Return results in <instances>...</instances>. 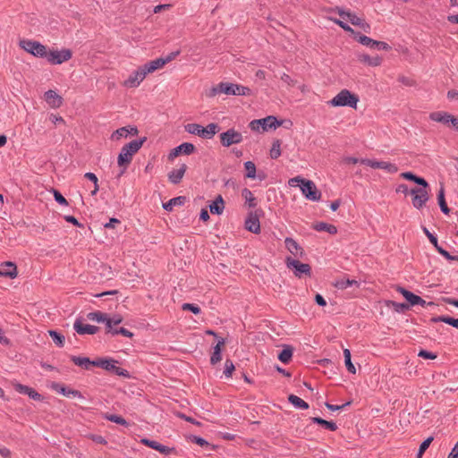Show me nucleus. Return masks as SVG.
Here are the masks:
<instances>
[{"mask_svg": "<svg viewBox=\"0 0 458 458\" xmlns=\"http://www.w3.org/2000/svg\"><path fill=\"white\" fill-rule=\"evenodd\" d=\"M84 177L89 179V181H91L94 183V190L91 191V195H96L99 190L98 183V177L96 176L95 174L90 173V172L86 173L84 174Z\"/></svg>", "mask_w": 458, "mask_h": 458, "instance_id": "50", "label": "nucleus"}, {"mask_svg": "<svg viewBox=\"0 0 458 458\" xmlns=\"http://www.w3.org/2000/svg\"><path fill=\"white\" fill-rule=\"evenodd\" d=\"M49 335L52 337V340L55 342V344L57 346L62 347L64 345V335H62L61 334H59L54 330L49 331Z\"/></svg>", "mask_w": 458, "mask_h": 458, "instance_id": "49", "label": "nucleus"}, {"mask_svg": "<svg viewBox=\"0 0 458 458\" xmlns=\"http://www.w3.org/2000/svg\"><path fill=\"white\" fill-rule=\"evenodd\" d=\"M72 56V54L70 49H62L47 51V55H46L45 58H47L51 64H61L70 60Z\"/></svg>", "mask_w": 458, "mask_h": 458, "instance_id": "12", "label": "nucleus"}, {"mask_svg": "<svg viewBox=\"0 0 458 458\" xmlns=\"http://www.w3.org/2000/svg\"><path fill=\"white\" fill-rule=\"evenodd\" d=\"M122 321H123V318L121 315H114L112 318L106 317V326L108 329V332H111L113 330L114 325H119L122 323Z\"/></svg>", "mask_w": 458, "mask_h": 458, "instance_id": "46", "label": "nucleus"}, {"mask_svg": "<svg viewBox=\"0 0 458 458\" xmlns=\"http://www.w3.org/2000/svg\"><path fill=\"white\" fill-rule=\"evenodd\" d=\"M220 90L225 95L232 96H250L251 89L248 87L230 82H220Z\"/></svg>", "mask_w": 458, "mask_h": 458, "instance_id": "6", "label": "nucleus"}, {"mask_svg": "<svg viewBox=\"0 0 458 458\" xmlns=\"http://www.w3.org/2000/svg\"><path fill=\"white\" fill-rule=\"evenodd\" d=\"M218 125L216 123H209L206 127L199 123H188L185 125V131L193 135H197L202 139H212L218 131Z\"/></svg>", "mask_w": 458, "mask_h": 458, "instance_id": "2", "label": "nucleus"}, {"mask_svg": "<svg viewBox=\"0 0 458 458\" xmlns=\"http://www.w3.org/2000/svg\"><path fill=\"white\" fill-rule=\"evenodd\" d=\"M116 364H117V361L115 360L106 358V359L96 360L95 366L104 369L107 371L113 372L115 375L123 376L125 377H128L129 372L124 369L117 367Z\"/></svg>", "mask_w": 458, "mask_h": 458, "instance_id": "7", "label": "nucleus"}, {"mask_svg": "<svg viewBox=\"0 0 458 458\" xmlns=\"http://www.w3.org/2000/svg\"><path fill=\"white\" fill-rule=\"evenodd\" d=\"M14 389L19 392L20 394H27L30 398L35 400V401H42L43 397L40 394H38L35 389L17 383L14 385Z\"/></svg>", "mask_w": 458, "mask_h": 458, "instance_id": "19", "label": "nucleus"}, {"mask_svg": "<svg viewBox=\"0 0 458 458\" xmlns=\"http://www.w3.org/2000/svg\"><path fill=\"white\" fill-rule=\"evenodd\" d=\"M355 285L356 287H359L360 286V283L356 280H353V279H348V278H341V279H338L336 280L335 283H334V286L337 289H340V290H344V289H347L349 287H352Z\"/></svg>", "mask_w": 458, "mask_h": 458, "instance_id": "31", "label": "nucleus"}, {"mask_svg": "<svg viewBox=\"0 0 458 458\" xmlns=\"http://www.w3.org/2000/svg\"><path fill=\"white\" fill-rule=\"evenodd\" d=\"M418 355L420 357H421V358H424V359L434 360V359L437 358V354H435L433 352H428L426 350H420Z\"/></svg>", "mask_w": 458, "mask_h": 458, "instance_id": "61", "label": "nucleus"}, {"mask_svg": "<svg viewBox=\"0 0 458 458\" xmlns=\"http://www.w3.org/2000/svg\"><path fill=\"white\" fill-rule=\"evenodd\" d=\"M449 118H450V114H448L446 112H442V111L433 112L429 114L430 120L437 122V123H441L443 124L449 123V120H448Z\"/></svg>", "mask_w": 458, "mask_h": 458, "instance_id": "34", "label": "nucleus"}, {"mask_svg": "<svg viewBox=\"0 0 458 458\" xmlns=\"http://www.w3.org/2000/svg\"><path fill=\"white\" fill-rule=\"evenodd\" d=\"M356 39L361 45L369 47L370 48H377L379 50H385V51H388L391 49V47L387 43H386L384 41H377V40L372 39L371 38L367 37L365 35L359 34Z\"/></svg>", "mask_w": 458, "mask_h": 458, "instance_id": "14", "label": "nucleus"}, {"mask_svg": "<svg viewBox=\"0 0 458 458\" xmlns=\"http://www.w3.org/2000/svg\"><path fill=\"white\" fill-rule=\"evenodd\" d=\"M313 228L318 232H327L330 234H335L337 228L334 225L325 222H319L313 225Z\"/></svg>", "mask_w": 458, "mask_h": 458, "instance_id": "35", "label": "nucleus"}, {"mask_svg": "<svg viewBox=\"0 0 458 458\" xmlns=\"http://www.w3.org/2000/svg\"><path fill=\"white\" fill-rule=\"evenodd\" d=\"M139 132L137 127L135 126H129V127H122L114 131L112 135L111 139L113 140H119L122 138H127L128 135H137Z\"/></svg>", "mask_w": 458, "mask_h": 458, "instance_id": "18", "label": "nucleus"}, {"mask_svg": "<svg viewBox=\"0 0 458 458\" xmlns=\"http://www.w3.org/2000/svg\"><path fill=\"white\" fill-rule=\"evenodd\" d=\"M338 14L343 18L348 20L352 25L359 26L363 19L358 17L355 13L345 12L343 9L337 10Z\"/></svg>", "mask_w": 458, "mask_h": 458, "instance_id": "32", "label": "nucleus"}, {"mask_svg": "<svg viewBox=\"0 0 458 458\" xmlns=\"http://www.w3.org/2000/svg\"><path fill=\"white\" fill-rule=\"evenodd\" d=\"M110 333L114 335H122L126 337H132L133 335V334L131 331L124 327H120L119 329H113Z\"/></svg>", "mask_w": 458, "mask_h": 458, "instance_id": "58", "label": "nucleus"}, {"mask_svg": "<svg viewBox=\"0 0 458 458\" xmlns=\"http://www.w3.org/2000/svg\"><path fill=\"white\" fill-rule=\"evenodd\" d=\"M288 401L290 403H292L295 408L306 410L309 408V403L300 398L297 395L290 394L288 396Z\"/></svg>", "mask_w": 458, "mask_h": 458, "instance_id": "38", "label": "nucleus"}, {"mask_svg": "<svg viewBox=\"0 0 458 458\" xmlns=\"http://www.w3.org/2000/svg\"><path fill=\"white\" fill-rule=\"evenodd\" d=\"M344 363H345L347 370L350 373L355 374L356 369L351 360V352L349 349L344 350Z\"/></svg>", "mask_w": 458, "mask_h": 458, "instance_id": "44", "label": "nucleus"}, {"mask_svg": "<svg viewBox=\"0 0 458 458\" xmlns=\"http://www.w3.org/2000/svg\"><path fill=\"white\" fill-rule=\"evenodd\" d=\"M359 60L372 67L379 66L382 64V58L378 55L369 56V55L363 54L359 55Z\"/></svg>", "mask_w": 458, "mask_h": 458, "instance_id": "30", "label": "nucleus"}, {"mask_svg": "<svg viewBox=\"0 0 458 458\" xmlns=\"http://www.w3.org/2000/svg\"><path fill=\"white\" fill-rule=\"evenodd\" d=\"M447 458H458V442L454 445Z\"/></svg>", "mask_w": 458, "mask_h": 458, "instance_id": "64", "label": "nucleus"}, {"mask_svg": "<svg viewBox=\"0 0 458 458\" xmlns=\"http://www.w3.org/2000/svg\"><path fill=\"white\" fill-rule=\"evenodd\" d=\"M293 357V349L289 346L285 347L278 355V359L284 364H287Z\"/></svg>", "mask_w": 458, "mask_h": 458, "instance_id": "42", "label": "nucleus"}, {"mask_svg": "<svg viewBox=\"0 0 458 458\" xmlns=\"http://www.w3.org/2000/svg\"><path fill=\"white\" fill-rule=\"evenodd\" d=\"M380 162L381 161L372 160V159H369V158H361L360 161V164L366 165L374 169H379Z\"/></svg>", "mask_w": 458, "mask_h": 458, "instance_id": "54", "label": "nucleus"}, {"mask_svg": "<svg viewBox=\"0 0 458 458\" xmlns=\"http://www.w3.org/2000/svg\"><path fill=\"white\" fill-rule=\"evenodd\" d=\"M410 194L412 196V205L417 209L422 208L429 199L428 188H413L410 191Z\"/></svg>", "mask_w": 458, "mask_h": 458, "instance_id": "11", "label": "nucleus"}, {"mask_svg": "<svg viewBox=\"0 0 458 458\" xmlns=\"http://www.w3.org/2000/svg\"><path fill=\"white\" fill-rule=\"evenodd\" d=\"M281 156V143L280 140H275L270 149V157L273 159H276Z\"/></svg>", "mask_w": 458, "mask_h": 458, "instance_id": "47", "label": "nucleus"}, {"mask_svg": "<svg viewBox=\"0 0 458 458\" xmlns=\"http://www.w3.org/2000/svg\"><path fill=\"white\" fill-rule=\"evenodd\" d=\"M285 263L288 268L293 270V274L297 277L301 278L302 276H310L311 275V267L309 264L301 263L291 257L285 259Z\"/></svg>", "mask_w": 458, "mask_h": 458, "instance_id": "9", "label": "nucleus"}, {"mask_svg": "<svg viewBox=\"0 0 458 458\" xmlns=\"http://www.w3.org/2000/svg\"><path fill=\"white\" fill-rule=\"evenodd\" d=\"M54 196L55 201L58 202L59 204L64 206L68 205L66 199L58 191H54Z\"/></svg>", "mask_w": 458, "mask_h": 458, "instance_id": "59", "label": "nucleus"}, {"mask_svg": "<svg viewBox=\"0 0 458 458\" xmlns=\"http://www.w3.org/2000/svg\"><path fill=\"white\" fill-rule=\"evenodd\" d=\"M146 141V137H143L139 140H131V142L125 144L121 152L118 155L117 164L119 166L123 167V170L120 172L119 176L123 175L128 165L131 164L132 160V157L140 149L143 143Z\"/></svg>", "mask_w": 458, "mask_h": 458, "instance_id": "1", "label": "nucleus"}, {"mask_svg": "<svg viewBox=\"0 0 458 458\" xmlns=\"http://www.w3.org/2000/svg\"><path fill=\"white\" fill-rule=\"evenodd\" d=\"M397 291L403 294V296L409 301L411 306L418 305L420 301H422V299L420 296L403 287H397Z\"/></svg>", "mask_w": 458, "mask_h": 458, "instance_id": "27", "label": "nucleus"}, {"mask_svg": "<svg viewBox=\"0 0 458 458\" xmlns=\"http://www.w3.org/2000/svg\"><path fill=\"white\" fill-rule=\"evenodd\" d=\"M334 21H335V23L339 25L345 31L355 35V38H357L359 33H356L347 23H345L344 21H343L341 20H337V19H335Z\"/></svg>", "mask_w": 458, "mask_h": 458, "instance_id": "55", "label": "nucleus"}, {"mask_svg": "<svg viewBox=\"0 0 458 458\" xmlns=\"http://www.w3.org/2000/svg\"><path fill=\"white\" fill-rule=\"evenodd\" d=\"M185 200L186 198L183 196L175 197L171 199L166 203H164L163 208L166 211H172L174 206H182L185 203Z\"/></svg>", "mask_w": 458, "mask_h": 458, "instance_id": "36", "label": "nucleus"}, {"mask_svg": "<svg viewBox=\"0 0 458 458\" xmlns=\"http://www.w3.org/2000/svg\"><path fill=\"white\" fill-rule=\"evenodd\" d=\"M73 328L79 335H94L98 331V327L84 324L81 319L75 320Z\"/></svg>", "mask_w": 458, "mask_h": 458, "instance_id": "17", "label": "nucleus"}, {"mask_svg": "<svg viewBox=\"0 0 458 458\" xmlns=\"http://www.w3.org/2000/svg\"><path fill=\"white\" fill-rule=\"evenodd\" d=\"M187 165L182 164L178 169H174L168 174V180L173 184H178L183 178Z\"/></svg>", "mask_w": 458, "mask_h": 458, "instance_id": "21", "label": "nucleus"}, {"mask_svg": "<svg viewBox=\"0 0 458 458\" xmlns=\"http://www.w3.org/2000/svg\"><path fill=\"white\" fill-rule=\"evenodd\" d=\"M71 360L75 365L84 369H90L91 366H95L96 363V360H90L87 357L72 356Z\"/></svg>", "mask_w": 458, "mask_h": 458, "instance_id": "28", "label": "nucleus"}, {"mask_svg": "<svg viewBox=\"0 0 458 458\" xmlns=\"http://www.w3.org/2000/svg\"><path fill=\"white\" fill-rule=\"evenodd\" d=\"M242 196L245 199V202L248 204L250 208H254L257 205L256 198L252 194V192L245 188L242 191Z\"/></svg>", "mask_w": 458, "mask_h": 458, "instance_id": "41", "label": "nucleus"}, {"mask_svg": "<svg viewBox=\"0 0 458 458\" xmlns=\"http://www.w3.org/2000/svg\"><path fill=\"white\" fill-rule=\"evenodd\" d=\"M180 55V51H174L168 54L165 57H162L165 61V64L174 60Z\"/></svg>", "mask_w": 458, "mask_h": 458, "instance_id": "63", "label": "nucleus"}, {"mask_svg": "<svg viewBox=\"0 0 458 458\" xmlns=\"http://www.w3.org/2000/svg\"><path fill=\"white\" fill-rule=\"evenodd\" d=\"M87 318L89 320H92L95 322H98V323L105 322L106 323V314L100 312V311H94V312H89L87 315Z\"/></svg>", "mask_w": 458, "mask_h": 458, "instance_id": "45", "label": "nucleus"}, {"mask_svg": "<svg viewBox=\"0 0 458 458\" xmlns=\"http://www.w3.org/2000/svg\"><path fill=\"white\" fill-rule=\"evenodd\" d=\"M285 248L294 257H301L303 255V250L299 243L293 238L286 237L284 240Z\"/></svg>", "mask_w": 458, "mask_h": 458, "instance_id": "20", "label": "nucleus"}, {"mask_svg": "<svg viewBox=\"0 0 458 458\" xmlns=\"http://www.w3.org/2000/svg\"><path fill=\"white\" fill-rule=\"evenodd\" d=\"M140 442L146 445V446H148L154 450H156L157 447H158V442L157 441H154V440H150V439H148V438H143L140 440Z\"/></svg>", "mask_w": 458, "mask_h": 458, "instance_id": "62", "label": "nucleus"}, {"mask_svg": "<svg viewBox=\"0 0 458 458\" xmlns=\"http://www.w3.org/2000/svg\"><path fill=\"white\" fill-rule=\"evenodd\" d=\"M235 367L231 360H226L225 362V369L224 374L225 377L229 378L232 377L233 372L234 371Z\"/></svg>", "mask_w": 458, "mask_h": 458, "instance_id": "52", "label": "nucleus"}, {"mask_svg": "<svg viewBox=\"0 0 458 458\" xmlns=\"http://www.w3.org/2000/svg\"><path fill=\"white\" fill-rule=\"evenodd\" d=\"M220 83H218L217 85L212 87L209 91L208 92V97L209 98H214L215 96H216L217 94H221L223 93V90H220Z\"/></svg>", "mask_w": 458, "mask_h": 458, "instance_id": "60", "label": "nucleus"}, {"mask_svg": "<svg viewBox=\"0 0 458 458\" xmlns=\"http://www.w3.org/2000/svg\"><path fill=\"white\" fill-rule=\"evenodd\" d=\"M431 321L434 323L444 322V323L448 324L455 328H458V318H451L448 316L434 317L431 318Z\"/></svg>", "mask_w": 458, "mask_h": 458, "instance_id": "40", "label": "nucleus"}, {"mask_svg": "<svg viewBox=\"0 0 458 458\" xmlns=\"http://www.w3.org/2000/svg\"><path fill=\"white\" fill-rule=\"evenodd\" d=\"M311 421L313 423H317L324 427L325 428L330 431H335L337 429V425L334 421H328L319 417L311 418Z\"/></svg>", "mask_w": 458, "mask_h": 458, "instance_id": "39", "label": "nucleus"}, {"mask_svg": "<svg viewBox=\"0 0 458 458\" xmlns=\"http://www.w3.org/2000/svg\"><path fill=\"white\" fill-rule=\"evenodd\" d=\"M359 98L351 93L348 89H342L335 97H334L328 104L332 106H350L357 107Z\"/></svg>", "mask_w": 458, "mask_h": 458, "instance_id": "3", "label": "nucleus"}, {"mask_svg": "<svg viewBox=\"0 0 458 458\" xmlns=\"http://www.w3.org/2000/svg\"><path fill=\"white\" fill-rule=\"evenodd\" d=\"M225 341L224 338L218 340L217 344L214 347L213 353L210 357V363L215 365L222 360V347L225 345Z\"/></svg>", "mask_w": 458, "mask_h": 458, "instance_id": "26", "label": "nucleus"}, {"mask_svg": "<svg viewBox=\"0 0 458 458\" xmlns=\"http://www.w3.org/2000/svg\"><path fill=\"white\" fill-rule=\"evenodd\" d=\"M400 176L405 180L412 181L424 188H428L429 186L424 178L419 177L411 172H403L400 174Z\"/></svg>", "mask_w": 458, "mask_h": 458, "instance_id": "29", "label": "nucleus"}, {"mask_svg": "<svg viewBox=\"0 0 458 458\" xmlns=\"http://www.w3.org/2000/svg\"><path fill=\"white\" fill-rule=\"evenodd\" d=\"M45 100L52 108H58L63 104L62 97L51 89L45 93Z\"/></svg>", "mask_w": 458, "mask_h": 458, "instance_id": "22", "label": "nucleus"}, {"mask_svg": "<svg viewBox=\"0 0 458 458\" xmlns=\"http://www.w3.org/2000/svg\"><path fill=\"white\" fill-rule=\"evenodd\" d=\"M51 388L66 397L83 398V395L80 391L68 388L59 383H53Z\"/></svg>", "mask_w": 458, "mask_h": 458, "instance_id": "16", "label": "nucleus"}, {"mask_svg": "<svg viewBox=\"0 0 458 458\" xmlns=\"http://www.w3.org/2000/svg\"><path fill=\"white\" fill-rule=\"evenodd\" d=\"M165 65V61H164L163 58L160 57L145 64L144 65H142V67L145 70L146 73L148 74L156 72L158 69L163 68Z\"/></svg>", "mask_w": 458, "mask_h": 458, "instance_id": "25", "label": "nucleus"}, {"mask_svg": "<svg viewBox=\"0 0 458 458\" xmlns=\"http://www.w3.org/2000/svg\"><path fill=\"white\" fill-rule=\"evenodd\" d=\"M182 309L183 310H190L196 315L200 313L199 307L192 303H183Z\"/></svg>", "mask_w": 458, "mask_h": 458, "instance_id": "57", "label": "nucleus"}, {"mask_svg": "<svg viewBox=\"0 0 458 458\" xmlns=\"http://www.w3.org/2000/svg\"><path fill=\"white\" fill-rule=\"evenodd\" d=\"M17 267L13 262H5L1 265L0 276L9 278H15L17 276Z\"/></svg>", "mask_w": 458, "mask_h": 458, "instance_id": "23", "label": "nucleus"}, {"mask_svg": "<svg viewBox=\"0 0 458 458\" xmlns=\"http://www.w3.org/2000/svg\"><path fill=\"white\" fill-rule=\"evenodd\" d=\"M195 146L192 143L190 142H184L181 145L177 146L176 148H173L171 152L168 155V159L170 161L174 160L175 157H177L180 154L184 155H191L194 152Z\"/></svg>", "mask_w": 458, "mask_h": 458, "instance_id": "15", "label": "nucleus"}, {"mask_svg": "<svg viewBox=\"0 0 458 458\" xmlns=\"http://www.w3.org/2000/svg\"><path fill=\"white\" fill-rule=\"evenodd\" d=\"M224 208V200L220 195H218L217 198L209 205V210L212 214L220 215L223 213Z\"/></svg>", "mask_w": 458, "mask_h": 458, "instance_id": "33", "label": "nucleus"}, {"mask_svg": "<svg viewBox=\"0 0 458 458\" xmlns=\"http://www.w3.org/2000/svg\"><path fill=\"white\" fill-rule=\"evenodd\" d=\"M379 169H383L390 174H394L398 171V167L392 163L381 161Z\"/></svg>", "mask_w": 458, "mask_h": 458, "instance_id": "51", "label": "nucleus"}, {"mask_svg": "<svg viewBox=\"0 0 458 458\" xmlns=\"http://www.w3.org/2000/svg\"><path fill=\"white\" fill-rule=\"evenodd\" d=\"M300 188L301 193L307 199L318 201L321 199V192L318 190L316 184L312 181L304 179V181H301Z\"/></svg>", "mask_w": 458, "mask_h": 458, "instance_id": "10", "label": "nucleus"}, {"mask_svg": "<svg viewBox=\"0 0 458 458\" xmlns=\"http://www.w3.org/2000/svg\"><path fill=\"white\" fill-rule=\"evenodd\" d=\"M219 138L222 146L225 148L234 144H240L243 140L242 134L234 128H230L220 133Z\"/></svg>", "mask_w": 458, "mask_h": 458, "instance_id": "8", "label": "nucleus"}, {"mask_svg": "<svg viewBox=\"0 0 458 458\" xmlns=\"http://www.w3.org/2000/svg\"><path fill=\"white\" fill-rule=\"evenodd\" d=\"M244 168L246 170L245 176L247 178L255 179L257 177L256 175V165L252 161H246L244 163Z\"/></svg>", "mask_w": 458, "mask_h": 458, "instance_id": "43", "label": "nucleus"}, {"mask_svg": "<svg viewBox=\"0 0 458 458\" xmlns=\"http://www.w3.org/2000/svg\"><path fill=\"white\" fill-rule=\"evenodd\" d=\"M245 228L253 233H259L260 232V224L257 216L250 214L245 220Z\"/></svg>", "mask_w": 458, "mask_h": 458, "instance_id": "24", "label": "nucleus"}, {"mask_svg": "<svg viewBox=\"0 0 458 458\" xmlns=\"http://www.w3.org/2000/svg\"><path fill=\"white\" fill-rule=\"evenodd\" d=\"M147 73L142 66L139 67L136 71L132 72L123 85L126 88H137L145 79Z\"/></svg>", "mask_w": 458, "mask_h": 458, "instance_id": "13", "label": "nucleus"}, {"mask_svg": "<svg viewBox=\"0 0 458 458\" xmlns=\"http://www.w3.org/2000/svg\"><path fill=\"white\" fill-rule=\"evenodd\" d=\"M282 125V121H278L275 116L269 115L262 119L252 120L249 127L253 131H267L269 129H276Z\"/></svg>", "mask_w": 458, "mask_h": 458, "instance_id": "4", "label": "nucleus"}, {"mask_svg": "<svg viewBox=\"0 0 458 458\" xmlns=\"http://www.w3.org/2000/svg\"><path fill=\"white\" fill-rule=\"evenodd\" d=\"M105 419L119 425L128 426V422L121 416L115 414H106Z\"/></svg>", "mask_w": 458, "mask_h": 458, "instance_id": "48", "label": "nucleus"}, {"mask_svg": "<svg viewBox=\"0 0 458 458\" xmlns=\"http://www.w3.org/2000/svg\"><path fill=\"white\" fill-rule=\"evenodd\" d=\"M437 201H438V205L440 207V209L441 211L444 213V214H448L450 212V209L449 208L447 207V204L445 202V188L443 185L440 186V189L437 192Z\"/></svg>", "mask_w": 458, "mask_h": 458, "instance_id": "37", "label": "nucleus"}, {"mask_svg": "<svg viewBox=\"0 0 458 458\" xmlns=\"http://www.w3.org/2000/svg\"><path fill=\"white\" fill-rule=\"evenodd\" d=\"M19 46L24 51L31 54L36 57H46L47 55V48L38 41L22 39L19 42Z\"/></svg>", "mask_w": 458, "mask_h": 458, "instance_id": "5", "label": "nucleus"}, {"mask_svg": "<svg viewBox=\"0 0 458 458\" xmlns=\"http://www.w3.org/2000/svg\"><path fill=\"white\" fill-rule=\"evenodd\" d=\"M424 233L427 235V237L428 238L429 242L434 245V247L437 249V250L438 251V248H442L441 246H439L438 244V242H437V237L432 234L427 227H423L422 228Z\"/></svg>", "mask_w": 458, "mask_h": 458, "instance_id": "53", "label": "nucleus"}, {"mask_svg": "<svg viewBox=\"0 0 458 458\" xmlns=\"http://www.w3.org/2000/svg\"><path fill=\"white\" fill-rule=\"evenodd\" d=\"M189 438H190V440L191 442H193V443H195V444H197V445H200L202 447L203 446H209L210 445L209 443L207 440H205L204 438H202L200 437L193 436L192 435V436H190Z\"/></svg>", "mask_w": 458, "mask_h": 458, "instance_id": "56", "label": "nucleus"}]
</instances>
